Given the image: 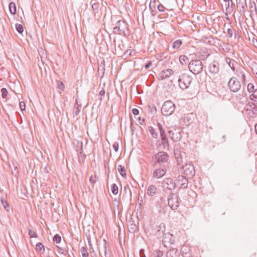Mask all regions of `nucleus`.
<instances>
[{
    "instance_id": "obj_1",
    "label": "nucleus",
    "mask_w": 257,
    "mask_h": 257,
    "mask_svg": "<svg viewBox=\"0 0 257 257\" xmlns=\"http://www.w3.org/2000/svg\"><path fill=\"white\" fill-rule=\"evenodd\" d=\"M113 32L115 34L123 35L125 37L128 36L131 34L128 25L122 20H119L116 22L115 27L113 28Z\"/></svg>"
},
{
    "instance_id": "obj_2",
    "label": "nucleus",
    "mask_w": 257,
    "mask_h": 257,
    "mask_svg": "<svg viewBox=\"0 0 257 257\" xmlns=\"http://www.w3.org/2000/svg\"><path fill=\"white\" fill-rule=\"evenodd\" d=\"M168 154L163 151H161L153 155L152 157L153 166L155 167L157 164L161 165L167 163L169 160Z\"/></svg>"
},
{
    "instance_id": "obj_3",
    "label": "nucleus",
    "mask_w": 257,
    "mask_h": 257,
    "mask_svg": "<svg viewBox=\"0 0 257 257\" xmlns=\"http://www.w3.org/2000/svg\"><path fill=\"white\" fill-rule=\"evenodd\" d=\"M188 67L189 70L196 75L200 74L203 71L204 66L201 60L195 59L191 61Z\"/></svg>"
},
{
    "instance_id": "obj_4",
    "label": "nucleus",
    "mask_w": 257,
    "mask_h": 257,
    "mask_svg": "<svg viewBox=\"0 0 257 257\" xmlns=\"http://www.w3.org/2000/svg\"><path fill=\"white\" fill-rule=\"evenodd\" d=\"M161 186L165 193L170 194L171 193L172 191L176 188V185L174 182L173 179L171 178H167L164 179L162 182Z\"/></svg>"
},
{
    "instance_id": "obj_5",
    "label": "nucleus",
    "mask_w": 257,
    "mask_h": 257,
    "mask_svg": "<svg viewBox=\"0 0 257 257\" xmlns=\"http://www.w3.org/2000/svg\"><path fill=\"white\" fill-rule=\"evenodd\" d=\"M175 105L171 100H167L165 101L161 108L162 114L164 116H170L173 114L175 110Z\"/></svg>"
},
{
    "instance_id": "obj_6",
    "label": "nucleus",
    "mask_w": 257,
    "mask_h": 257,
    "mask_svg": "<svg viewBox=\"0 0 257 257\" xmlns=\"http://www.w3.org/2000/svg\"><path fill=\"white\" fill-rule=\"evenodd\" d=\"M192 80V77L189 75L185 73L182 74L180 75L178 79L180 88L182 90H185L188 88L189 87Z\"/></svg>"
},
{
    "instance_id": "obj_7",
    "label": "nucleus",
    "mask_w": 257,
    "mask_h": 257,
    "mask_svg": "<svg viewBox=\"0 0 257 257\" xmlns=\"http://www.w3.org/2000/svg\"><path fill=\"white\" fill-rule=\"evenodd\" d=\"M179 198L177 195L175 193H170L168 196V204L169 206L173 210H176L179 206Z\"/></svg>"
},
{
    "instance_id": "obj_8",
    "label": "nucleus",
    "mask_w": 257,
    "mask_h": 257,
    "mask_svg": "<svg viewBox=\"0 0 257 257\" xmlns=\"http://www.w3.org/2000/svg\"><path fill=\"white\" fill-rule=\"evenodd\" d=\"M235 75L239 78L243 85L246 84V76L249 75V72L242 66H239L235 70Z\"/></svg>"
},
{
    "instance_id": "obj_9",
    "label": "nucleus",
    "mask_w": 257,
    "mask_h": 257,
    "mask_svg": "<svg viewBox=\"0 0 257 257\" xmlns=\"http://www.w3.org/2000/svg\"><path fill=\"white\" fill-rule=\"evenodd\" d=\"M228 86L230 91L237 92L241 88V84L236 77H232L230 78L228 82Z\"/></svg>"
},
{
    "instance_id": "obj_10",
    "label": "nucleus",
    "mask_w": 257,
    "mask_h": 257,
    "mask_svg": "<svg viewBox=\"0 0 257 257\" xmlns=\"http://www.w3.org/2000/svg\"><path fill=\"white\" fill-rule=\"evenodd\" d=\"M244 110L250 118H255L257 116V106L253 102H248L246 105Z\"/></svg>"
},
{
    "instance_id": "obj_11",
    "label": "nucleus",
    "mask_w": 257,
    "mask_h": 257,
    "mask_svg": "<svg viewBox=\"0 0 257 257\" xmlns=\"http://www.w3.org/2000/svg\"><path fill=\"white\" fill-rule=\"evenodd\" d=\"M169 135L172 141L177 142L182 138V131L180 128H173L168 131Z\"/></svg>"
},
{
    "instance_id": "obj_12",
    "label": "nucleus",
    "mask_w": 257,
    "mask_h": 257,
    "mask_svg": "<svg viewBox=\"0 0 257 257\" xmlns=\"http://www.w3.org/2000/svg\"><path fill=\"white\" fill-rule=\"evenodd\" d=\"M184 173L188 177L192 178L195 174L194 166L192 164H186L182 165Z\"/></svg>"
},
{
    "instance_id": "obj_13",
    "label": "nucleus",
    "mask_w": 257,
    "mask_h": 257,
    "mask_svg": "<svg viewBox=\"0 0 257 257\" xmlns=\"http://www.w3.org/2000/svg\"><path fill=\"white\" fill-rule=\"evenodd\" d=\"M97 246L99 255L101 257H103V254H106V252L107 251L108 244L106 240L103 239L102 241H99Z\"/></svg>"
},
{
    "instance_id": "obj_14",
    "label": "nucleus",
    "mask_w": 257,
    "mask_h": 257,
    "mask_svg": "<svg viewBox=\"0 0 257 257\" xmlns=\"http://www.w3.org/2000/svg\"><path fill=\"white\" fill-rule=\"evenodd\" d=\"M209 72L212 75H215L219 71V65L217 61H213L208 66Z\"/></svg>"
},
{
    "instance_id": "obj_15",
    "label": "nucleus",
    "mask_w": 257,
    "mask_h": 257,
    "mask_svg": "<svg viewBox=\"0 0 257 257\" xmlns=\"http://www.w3.org/2000/svg\"><path fill=\"white\" fill-rule=\"evenodd\" d=\"M162 241L163 243H169L170 244L174 243L175 237L172 234H171L169 232L165 233L163 236V240ZM166 246V244L164 245Z\"/></svg>"
},
{
    "instance_id": "obj_16",
    "label": "nucleus",
    "mask_w": 257,
    "mask_h": 257,
    "mask_svg": "<svg viewBox=\"0 0 257 257\" xmlns=\"http://www.w3.org/2000/svg\"><path fill=\"white\" fill-rule=\"evenodd\" d=\"M180 251L183 257H193V253L190 246L183 245Z\"/></svg>"
},
{
    "instance_id": "obj_17",
    "label": "nucleus",
    "mask_w": 257,
    "mask_h": 257,
    "mask_svg": "<svg viewBox=\"0 0 257 257\" xmlns=\"http://www.w3.org/2000/svg\"><path fill=\"white\" fill-rule=\"evenodd\" d=\"M175 158L179 165H183V157L181 150L178 148H175L174 150Z\"/></svg>"
},
{
    "instance_id": "obj_18",
    "label": "nucleus",
    "mask_w": 257,
    "mask_h": 257,
    "mask_svg": "<svg viewBox=\"0 0 257 257\" xmlns=\"http://www.w3.org/2000/svg\"><path fill=\"white\" fill-rule=\"evenodd\" d=\"M166 169L161 168H157L153 173V177L159 179L163 177L166 173Z\"/></svg>"
},
{
    "instance_id": "obj_19",
    "label": "nucleus",
    "mask_w": 257,
    "mask_h": 257,
    "mask_svg": "<svg viewBox=\"0 0 257 257\" xmlns=\"http://www.w3.org/2000/svg\"><path fill=\"white\" fill-rule=\"evenodd\" d=\"M177 182L180 184V188L186 189L188 187V181L183 176L179 175L178 177Z\"/></svg>"
},
{
    "instance_id": "obj_20",
    "label": "nucleus",
    "mask_w": 257,
    "mask_h": 257,
    "mask_svg": "<svg viewBox=\"0 0 257 257\" xmlns=\"http://www.w3.org/2000/svg\"><path fill=\"white\" fill-rule=\"evenodd\" d=\"M173 73L172 70L168 69L162 71L159 75V79L161 80H164L169 78Z\"/></svg>"
},
{
    "instance_id": "obj_21",
    "label": "nucleus",
    "mask_w": 257,
    "mask_h": 257,
    "mask_svg": "<svg viewBox=\"0 0 257 257\" xmlns=\"http://www.w3.org/2000/svg\"><path fill=\"white\" fill-rule=\"evenodd\" d=\"M161 144H160V147L162 148V146L163 149L164 150H168L169 148V143L168 138L166 137L161 138Z\"/></svg>"
},
{
    "instance_id": "obj_22",
    "label": "nucleus",
    "mask_w": 257,
    "mask_h": 257,
    "mask_svg": "<svg viewBox=\"0 0 257 257\" xmlns=\"http://www.w3.org/2000/svg\"><path fill=\"white\" fill-rule=\"evenodd\" d=\"M166 254L167 257H178L179 252L177 248H173L168 250Z\"/></svg>"
},
{
    "instance_id": "obj_23",
    "label": "nucleus",
    "mask_w": 257,
    "mask_h": 257,
    "mask_svg": "<svg viewBox=\"0 0 257 257\" xmlns=\"http://www.w3.org/2000/svg\"><path fill=\"white\" fill-rule=\"evenodd\" d=\"M236 100L239 103L244 104L247 102L248 98L245 94H238L236 96Z\"/></svg>"
},
{
    "instance_id": "obj_24",
    "label": "nucleus",
    "mask_w": 257,
    "mask_h": 257,
    "mask_svg": "<svg viewBox=\"0 0 257 257\" xmlns=\"http://www.w3.org/2000/svg\"><path fill=\"white\" fill-rule=\"evenodd\" d=\"M157 191V187L154 185H151L148 188L147 194L149 196H154L156 194Z\"/></svg>"
},
{
    "instance_id": "obj_25",
    "label": "nucleus",
    "mask_w": 257,
    "mask_h": 257,
    "mask_svg": "<svg viewBox=\"0 0 257 257\" xmlns=\"http://www.w3.org/2000/svg\"><path fill=\"white\" fill-rule=\"evenodd\" d=\"M238 6L239 7V11L241 12H245L247 7L246 0H238Z\"/></svg>"
},
{
    "instance_id": "obj_26",
    "label": "nucleus",
    "mask_w": 257,
    "mask_h": 257,
    "mask_svg": "<svg viewBox=\"0 0 257 257\" xmlns=\"http://www.w3.org/2000/svg\"><path fill=\"white\" fill-rule=\"evenodd\" d=\"M57 251L58 252L61 253L65 255H67L68 252V247L66 246L65 247H61L57 245Z\"/></svg>"
},
{
    "instance_id": "obj_27",
    "label": "nucleus",
    "mask_w": 257,
    "mask_h": 257,
    "mask_svg": "<svg viewBox=\"0 0 257 257\" xmlns=\"http://www.w3.org/2000/svg\"><path fill=\"white\" fill-rule=\"evenodd\" d=\"M91 7L94 13L95 14L96 13H98L99 8V4L95 3L94 0H92L90 2Z\"/></svg>"
},
{
    "instance_id": "obj_28",
    "label": "nucleus",
    "mask_w": 257,
    "mask_h": 257,
    "mask_svg": "<svg viewBox=\"0 0 257 257\" xmlns=\"http://www.w3.org/2000/svg\"><path fill=\"white\" fill-rule=\"evenodd\" d=\"M182 44V41L178 39L173 42L172 48L174 49H178Z\"/></svg>"
},
{
    "instance_id": "obj_29",
    "label": "nucleus",
    "mask_w": 257,
    "mask_h": 257,
    "mask_svg": "<svg viewBox=\"0 0 257 257\" xmlns=\"http://www.w3.org/2000/svg\"><path fill=\"white\" fill-rule=\"evenodd\" d=\"M9 10L12 15H15L16 13V6L14 2H11L9 4Z\"/></svg>"
},
{
    "instance_id": "obj_30",
    "label": "nucleus",
    "mask_w": 257,
    "mask_h": 257,
    "mask_svg": "<svg viewBox=\"0 0 257 257\" xmlns=\"http://www.w3.org/2000/svg\"><path fill=\"white\" fill-rule=\"evenodd\" d=\"M179 61H180V63L183 65H186L188 63V62L189 61V59H188V57H186V56L181 55L179 57Z\"/></svg>"
},
{
    "instance_id": "obj_31",
    "label": "nucleus",
    "mask_w": 257,
    "mask_h": 257,
    "mask_svg": "<svg viewBox=\"0 0 257 257\" xmlns=\"http://www.w3.org/2000/svg\"><path fill=\"white\" fill-rule=\"evenodd\" d=\"M81 105L80 104V105L76 106V105H74L73 110V116H75L79 114V113L80 112Z\"/></svg>"
},
{
    "instance_id": "obj_32",
    "label": "nucleus",
    "mask_w": 257,
    "mask_h": 257,
    "mask_svg": "<svg viewBox=\"0 0 257 257\" xmlns=\"http://www.w3.org/2000/svg\"><path fill=\"white\" fill-rule=\"evenodd\" d=\"M149 131L153 138L157 139L158 138V134L153 126H149Z\"/></svg>"
},
{
    "instance_id": "obj_33",
    "label": "nucleus",
    "mask_w": 257,
    "mask_h": 257,
    "mask_svg": "<svg viewBox=\"0 0 257 257\" xmlns=\"http://www.w3.org/2000/svg\"><path fill=\"white\" fill-rule=\"evenodd\" d=\"M231 8H230V7H230V1H229L228 2H224V6L226 8V11L231 12L233 10L232 9V7L233 4L232 3V2L231 0Z\"/></svg>"
},
{
    "instance_id": "obj_34",
    "label": "nucleus",
    "mask_w": 257,
    "mask_h": 257,
    "mask_svg": "<svg viewBox=\"0 0 257 257\" xmlns=\"http://www.w3.org/2000/svg\"><path fill=\"white\" fill-rule=\"evenodd\" d=\"M118 171L122 177H126V174L124 167L119 165L118 168Z\"/></svg>"
},
{
    "instance_id": "obj_35",
    "label": "nucleus",
    "mask_w": 257,
    "mask_h": 257,
    "mask_svg": "<svg viewBox=\"0 0 257 257\" xmlns=\"http://www.w3.org/2000/svg\"><path fill=\"white\" fill-rule=\"evenodd\" d=\"M1 200L4 208L5 209L6 211H8L10 209V206L8 202L3 198H1Z\"/></svg>"
},
{
    "instance_id": "obj_36",
    "label": "nucleus",
    "mask_w": 257,
    "mask_h": 257,
    "mask_svg": "<svg viewBox=\"0 0 257 257\" xmlns=\"http://www.w3.org/2000/svg\"><path fill=\"white\" fill-rule=\"evenodd\" d=\"M232 60H231L230 58H226V63L229 65V66H230V67L231 68V69L233 71H235V67L234 66V64L233 63H231V61Z\"/></svg>"
},
{
    "instance_id": "obj_37",
    "label": "nucleus",
    "mask_w": 257,
    "mask_h": 257,
    "mask_svg": "<svg viewBox=\"0 0 257 257\" xmlns=\"http://www.w3.org/2000/svg\"><path fill=\"white\" fill-rule=\"evenodd\" d=\"M163 254V251L160 250H155L153 253V255L154 257H162Z\"/></svg>"
},
{
    "instance_id": "obj_38",
    "label": "nucleus",
    "mask_w": 257,
    "mask_h": 257,
    "mask_svg": "<svg viewBox=\"0 0 257 257\" xmlns=\"http://www.w3.org/2000/svg\"><path fill=\"white\" fill-rule=\"evenodd\" d=\"M36 249L40 251H43L44 252L45 250L44 246L41 242H38L36 244Z\"/></svg>"
},
{
    "instance_id": "obj_39",
    "label": "nucleus",
    "mask_w": 257,
    "mask_h": 257,
    "mask_svg": "<svg viewBox=\"0 0 257 257\" xmlns=\"http://www.w3.org/2000/svg\"><path fill=\"white\" fill-rule=\"evenodd\" d=\"M80 252L82 257H88L89 255L85 247H82L80 249Z\"/></svg>"
},
{
    "instance_id": "obj_40",
    "label": "nucleus",
    "mask_w": 257,
    "mask_h": 257,
    "mask_svg": "<svg viewBox=\"0 0 257 257\" xmlns=\"http://www.w3.org/2000/svg\"><path fill=\"white\" fill-rule=\"evenodd\" d=\"M111 190L114 195H116L118 193V187L115 184L112 185Z\"/></svg>"
},
{
    "instance_id": "obj_41",
    "label": "nucleus",
    "mask_w": 257,
    "mask_h": 257,
    "mask_svg": "<svg viewBox=\"0 0 257 257\" xmlns=\"http://www.w3.org/2000/svg\"><path fill=\"white\" fill-rule=\"evenodd\" d=\"M16 29L20 34H22L24 31V28L22 25L20 24H16Z\"/></svg>"
},
{
    "instance_id": "obj_42",
    "label": "nucleus",
    "mask_w": 257,
    "mask_h": 257,
    "mask_svg": "<svg viewBox=\"0 0 257 257\" xmlns=\"http://www.w3.org/2000/svg\"><path fill=\"white\" fill-rule=\"evenodd\" d=\"M61 241V237L58 234H56L53 237V241L56 243H59Z\"/></svg>"
},
{
    "instance_id": "obj_43",
    "label": "nucleus",
    "mask_w": 257,
    "mask_h": 257,
    "mask_svg": "<svg viewBox=\"0 0 257 257\" xmlns=\"http://www.w3.org/2000/svg\"><path fill=\"white\" fill-rule=\"evenodd\" d=\"M28 233L31 238H37L38 237L37 233L31 229H29Z\"/></svg>"
},
{
    "instance_id": "obj_44",
    "label": "nucleus",
    "mask_w": 257,
    "mask_h": 257,
    "mask_svg": "<svg viewBox=\"0 0 257 257\" xmlns=\"http://www.w3.org/2000/svg\"><path fill=\"white\" fill-rule=\"evenodd\" d=\"M2 96L3 98H6L8 94V90L6 88H3L1 89Z\"/></svg>"
},
{
    "instance_id": "obj_45",
    "label": "nucleus",
    "mask_w": 257,
    "mask_h": 257,
    "mask_svg": "<svg viewBox=\"0 0 257 257\" xmlns=\"http://www.w3.org/2000/svg\"><path fill=\"white\" fill-rule=\"evenodd\" d=\"M247 90L249 92H253L254 90V85L252 83H249L247 85Z\"/></svg>"
},
{
    "instance_id": "obj_46",
    "label": "nucleus",
    "mask_w": 257,
    "mask_h": 257,
    "mask_svg": "<svg viewBox=\"0 0 257 257\" xmlns=\"http://www.w3.org/2000/svg\"><path fill=\"white\" fill-rule=\"evenodd\" d=\"M252 71L257 78V64H254L252 66Z\"/></svg>"
},
{
    "instance_id": "obj_47",
    "label": "nucleus",
    "mask_w": 257,
    "mask_h": 257,
    "mask_svg": "<svg viewBox=\"0 0 257 257\" xmlns=\"http://www.w3.org/2000/svg\"><path fill=\"white\" fill-rule=\"evenodd\" d=\"M57 88L58 89L63 91L64 90V88H65V86H64V83L62 82H61V81L58 82Z\"/></svg>"
},
{
    "instance_id": "obj_48",
    "label": "nucleus",
    "mask_w": 257,
    "mask_h": 257,
    "mask_svg": "<svg viewBox=\"0 0 257 257\" xmlns=\"http://www.w3.org/2000/svg\"><path fill=\"white\" fill-rule=\"evenodd\" d=\"M97 180V178L96 176H94V177L92 175L90 176L89 179L90 182L93 185L94 183H96Z\"/></svg>"
},
{
    "instance_id": "obj_49",
    "label": "nucleus",
    "mask_w": 257,
    "mask_h": 257,
    "mask_svg": "<svg viewBox=\"0 0 257 257\" xmlns=\"http://www.w3.org/2000/svg\"><path fill=\"white\" fill-rule=\"evenodd\" d=\"M20 107L22 111L25 110L26 108L25 103L24 101L20 102Z\"/></svg>"
},
{
    "instance_id": "obj_50",
    "label": "nucleus",
    "mask_w": 257,
    "mask_h": 257,
    "mask_svg": "<svg viewBox=\"0 0 257 257\" xmlns=\"http://www.w3.org/2000/svg\"><path fill=\"white\" fill-rule=\"evenodd\" d=\"M112 147H113V149H114V151L115 152H117L118 151V147H119L118 143L117 142L114 143L112 146Z\"/></svg>"
},
{
    "instance_id": "obj_51",
    "label": "nucleus",
    "mask_w": 257,
    "mask_h": 257,
    "mask_svg": "<svg viewBox=\"0 0 257 257\" xmlns=\"http://www.w3.org/2000/svg\"><path fill=\"white\" fill-rule=\"evenodd\" d=\"M158 9L160 12H164L165 11V8L164 6L162 4H159L158 6Z\"/></svg>"
},
{
    "instance_id": "obj_52",
    "label": "nucleus",
    "mask_w": 257,
    "mask_h": 257,
    "mask_svg": "<svg viewBox=\"0 0 257 257\" xmlns=\"http://www.w3.org/2000/svg\"><path fill=\"white\" fill-rule=\"evenodd\" d=\"M152 65V62L151 61H149L148 63L145 65V69H148Z\"/></svg>"
},
{
    "instance_id": "obj_53",
    "label": "nucleus",
    "mask_w": 257,
    "mask_h": 257,
    "mask_svg": "<svg viewBox=\"0 0 257 257\" xmlns=\"http://www.w3.org/2000/svg\"><path fill=\"white\" fill-rule=\"evenodd\" d=\"M138 119L139 120V123L141 125H144L145 124V118L141 119V117L140 116H139V117H138Z\"/></svg>"
},
{
    "instance_id": "obj_54",
    "label": "nucleus",
    "mask_w": 257,
    "mask_h": 257,
    "mask_svg": "<svg viewBox=\"0 0 257 257\" xmlns=\"http://www.w3.org/2000/svg\"><path fill=\"white\" fill-rule=\"evenodd\" d=\"M139 254L140 257H146L145 254V250L144 249H141L139 251Z\"/></svg>"
},
{
    "instance_id": "obj_55",
    "label": "nucleus",
    "mask_w": 257,
    "mask_h": 257,
    "mask_svg": "<svg viewBox=\"0 0 257 257\" xmlns=\"http://www.w3.org/2000/svg\"><path fill=\"white\" fill-rule=\"evenodd\" d=\"M227 34H228V36H229V37H230V38L232 37L233 32H232V29L230 28H229L227 29Z\"/></svg>"
},
{
    "instance_id": "obj_56",
    "label": "nucleus",
    "mask_w": 257,
    "mask_h": 257,
    "mask_svg": "<svg viewBox=\"0 0 257 257\" xmlns=\"http://www.w3.org/2000/svg\"><path fill=\"white\" fill-rule=\"evenodd\" d=\"M161 138L166 137V134L164 129L159 131Z\"/></svg>"
},
{
    "instance_id": "obj_57",
    "label": "nucleus",
    "mask_w": 257,
    "mask_h": 257,
    "mask_svg": "<svg viewBox=\"0 0 257 257\" xmlns=\"http://www.w3.org/2000/svg\"><path fill=\"white\" fill-rule=\"evenodd\" d=\"M252 43L253 45V46L257 48V39L253 38L251 40Z\"/></svg>"
},
{
    "instance_id": "obj_58",
    "label": "nucleus",
    "mask_w": 257,
    "mask_h": 257,
    "mask_svg": "<svg viewBox=\"0 0 257 257\" xmlns=\"http://www.w3.org/2000/svg\"><path fill=\"white\" fill-rule=\"evenodd\" d=\"M133 114L135 115H138L139 113V110L137 108H134L132 110Z\"/></svg>"
},
{
    "instance_id": "obj_59",
    "label": "nucleus",
    "mask_w": 257,
    "mask_h": 257,
    "mask_svg": "<svg viewBox=\"0 0 257 257\" xmlns=\"http://www.w3.org/2000/svg\"><path fill=\"white\" fill-rule=\"evenodd\" d=\"M252 92L253 93L251 95L252 97H254L255 99H257V89L253 90Z\"/></svg>"
},
{
    "instance_id": "obj_60",
    "label": "nucleus",
    "mask_w": 257,
    "mask_h": 257,
    "mask_svg": "<svg viewBox=\"0 0 257 257\" xmlns=\"http://www.w3.org/2000/svg\"><path fill=\"white\" fill-rule=\"evenodd\" d=\"M88 243H89V246H90V251L92 250L93 252H94V249L93 248L92 245L91 243V241L90 240V239L89 238H88Z\"/></svg>"
},
{
    "instance_id": "obj_61",
    "label": "nucleus",
    "mask_w": 257,
    "mask_h": 257,
    "mask_svg": "<svg viewBox=\"0 0 257 257\" xmlns=\"http://www.w3.org/2000/svg\"><path fill=\"white\" fill-rule=\"evenodd\" d=\"M157 126H158V129H159V131H160V130H162L164 129V128H163V126H162V124H161V123H157Z\"/></svg>"
},
{
    "instance_id": "obj_62",
    "label": "nucleus",
    "mask_w": 257,
    "mask_h": 257,
    "mask_svg": "<svg viewBox=\"0 0 257 257\" xmlns=\"http://www.w3.org/2000/svg\"><path fill=\"white\" fill-rule=\"evenodd\" d=\"M130 49L127 50L124 53L123 56H125V58L127 57V56H128V54L130 53Z\"/></svg>"
},
{
    "instance_id": "obj_63",
    "label": "nucleus",
    "mask_w": 257,
    "mask_h": 257,
    "mask_svg": "<svg viewBox=\"0 0 257 257\" xmlns=\"http://www.w3.org/2000/svg\"><path fill=\"white\" fill-rule=\"evenodd\" d=\"M104 257H110V252L109 251H107L106 252V254H103Z\"/></svg>"
},
{
    "instance_id": "obj_64",
    "label": "nucleus",
    "mask_w": 257,
    "mask_h": 257,
    "mask_svg": "<svg viewBox=\"0 0 257 257\" xmlns=\"http://www.w3.org/2000/svg\"><path fill=\"white\" fill-rule=\"evenodd\" d=\"M99 94L101 96H104V95H105V90H101L100 92H99Z\"/></svg>"
}]
</instances>
